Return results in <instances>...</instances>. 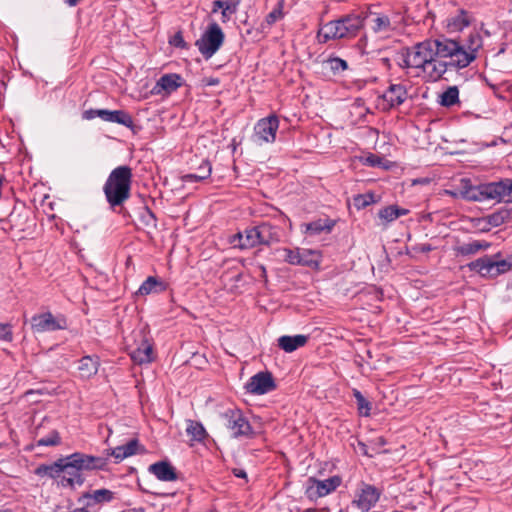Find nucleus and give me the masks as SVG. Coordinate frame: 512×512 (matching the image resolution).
<instances>
[{
  "label": "nucleus",
  "instance_id": "nucleus-53",
  "mask_svg": "<svg viewBox=\"0 0 512 512\" xmlns=\"http://www.w3.org/2000/svg\"><path fill=\"white\" fill-rule=\"evenodd\" d=\"M103 109H89V110H85L82 114V118L85 119V120H92L94 119L95 117H99L100 118V112H102Z\"/></svg>",
  "mask_w": 512,
  "mask_h": 512
},
{
  "label": "nucleus",
  "instance_id": "nucleus-62",
  "mask_svg": "<svg viewBox=\"0 0 512 512\" xmlns=\"http://www.w3.org/2000/svg\"><path fill=\"white\" fill-rule=\"evenodd\" d=\"M367 162L371 166H376L379 163V158L377 156L371 155L370 157L367 158Z\"/></svg>",
  "mask_w": 512,
  "mask_h": 512
},
{
  "label": "nucleus",
  "instance_id": "nucleus-3",
  "mask_svg": "<svg viewBox=\"0 0 512 512\" xmlns=\"http://www.w3.org/2000/svg\"><path fill=\"white\" fill-rule=\"evenodd\" d=\"M461 195L469 201L497 200L498 202H512V179L505 178L477 186L466 183L461 190Z\"/></svg>",
  "mask_w": 512,
  "mask_h": 512
},
{
  "label": "nucleus",
  "instance_id": "nucleus-19",
  "mask_svg": "<svg viewBox=\"0 0 512 512\" xmlns=\"http://www.w3.org/2000/svg\"><path fill=\"white\" fill-rule=\"evenodd\" d=\"M339 484L340 482H314L306 488L305 493L310 500L315 501L334 491Z\"/></svg>",
  "mask_w": 512,
  "mask_h": 512
},
{
  "label": "nucleus",
  "instance_id": "nucleus-36",
  "mask_svg": "<svg viewBox=\"0 0 512 512\" xmlns=\"http://www.w3.org/2000/svg\"><path fill=\"white\" fill-rule=\"evenodd\" d=\"M372 30L375 33H387L392 30L390 18L387 15H378L372 19Z\"/></svg>",
  "mask_w": 512,
  "mask_h": 512
},
{
  "label": "nucleus",
  "instance_id": "nucleus-5",
  "mask_svg": "<svg viewBox=\"0 0 512 512\" xmlns=\"http://www.w3.org/2000/svg\"><path fill=\"white\" fill-rule=\"evenodd\" d=\"M67 465V475L63 476L62 480H78L84 472L93 470H103L107 466V457L93 456L82 452H75L65 456Z\"/></svg>",
  "mask_w": 512,
  "mask_h": 512
},
{
  "label": "nucleus",
  "instance_id": "nucleus-11",
  "mask_svg": "<svg viewBox=\"0 0 512 512\" xmlns=\"http://www.w3.org/2000/svg\"><path fill=\"white\" fill-rule=\"evenodd\" d=\"M279 127V119L276 115H270L258 120L254 127L256 141L259 144L272 143L275 141L276 132Z\"/></svg>",
  "mask_w": 512,
  "mask_h": 512
},
{
  "label": "nucleus",
  "instance_id": "nucleus-48",
  "mask_svg": "<svg viewBox=\"0 0 512 512\" xmlns=\"http://www.w3.org/2000/svg\"><path fill=\"white\" fill-rule=\"evenodd\" d=\"M13 339L12 327L8 323H0V340L10 342Z\"/></svg>",
  "mask_w": 512,
  "mask_h": 512
},
{
  "label": "nucleus",
  "instance_id": "nucleus-58",
  "mask_svg": "<svg viewBox=\"0 0 512 512\" xmlns=\"http://www.w3.org/2000/svg\"><path fill=\"white\" fill-rule=\"evenodd\" d=\"M219 9H223V0H215L212 2V10L211 12L214 14V13H217L219 11Z\"/></svg>",
  "mask_w": 512,
  "mask_h": 512
},
{
  "label": "nucleus",
  "instance_id": "nucleus-35",
  "mask_svg": "<svg viewBox=\"0 0 512 512\" xmlns=\"http://www.w3.org/2000/svg\"><path fill=\"white\" fill-rule=\"evenodd\" d=\"M439 103L444 107H452L459 102V90L456 86L448 87L440 95Z\"/></svg>",
  "mask_w": 512,
  "mask_h": 512
},
{
  "label": "nucleus",
  "instance_id": "nucleus-8",
  "mask_svg": "<svg viewBox=\"0 0 512 512\" xmlns=\"http://www.w3.org/2000/svg\"><path fill=\"white\" fill-rule=\"evenodd\" d=\"M31 327L33 331L39 333L64 330L67 328V319L61 314L53 316L51 312H45L32 316Z\"/></svg>",
  "mask_w": 512,
  "mask_h": 512
},
{
  "label": "nucleus",
  "instance_id": "nucleus-22",
  "mask_svg": "<svg viewBox=\"0 0 512 512\" xmlns=\"http://www.w3.org/2000/svg\"><path fill=\"white\" fill-rule=\"evenodd\" d=\"M100 359L96 355H86L79 360L78 370L82 378L89 379L97 374Z\"/></svg>",
  "mask_w": 512,
  "mask_h": 512
},
{
  "label": "nucleus",
  "instance_id": "nucleus-28",
  "mask_svg": "<svg viewBox=\"0 0 512 512\" xmlns=\"http://www.w3.org/2000/svg\"><path fill=\"white\" fill-rule=\"evenodd\" d=\"M321 261L319 252L311 249L299 248L297 258V265L309 267L311 269H318Z\"/></svg>",
  "mask_w": 512,
  "mask_h": 512
},
{
  "label": "nucleus",
  "instance_id": "nucleus-21",
  "mask_svg": "<svg viewBox=\"0 0 512 512\" xmlns=\"http://www.w3.org/2000/svg\"><path fill=\"white\" fill-rule=\"evenodd\" d=\"M308 340V335L298 334L294 336L283 335L279 337L277 341L279 348L287 353H291L298 348L305 346Z\"/></svg>",
  "mask_w": 512,
  "mask_h": 512
},
{
  "label": "nucleus",
  "instance_id": "nucleus-46",
  "mask_svg": "<svg viewBox=\"0 0 512 512\" xmlns=\"http://www.w3.org/2000/svg\"><path fill=\"white\" fill-rule=\"evenodd\" d=\"M102 456L107 457V461L112 456L116 459V462L121 461L124 458H126L125 452H123L122 445L117 446L115 448L106 449L105 453Z\"/></svg>",
  "mask_w": 512,
  "mask_h": 512
},
{
  "label": "nucleus",
  "instance_id": "nucleus-30",
  "mask_svg": "<svg viewBox=\"0 0 512 512\" xmlns=\"http://www.w3.org/2000/svg\"><path fill=\"white\" fill-rule=\"evenodd\" d=\"M490 246L491 244L489 242L475 240L455 247V252L460 256H471L478 253L480 250L488 249Z\"/></svg>",
  "mask_w": 512,
  "mask_h": 512
},
{
  "label": "nucleus",
  "instance_id": "nucleus-40",
  "mask_svg": "<svg viewBox=\"0 0 512 512\" xmlns=\"http://www.w3.org/2000/svg\"><path fill=\"white\" fill-rule=\"evenodd\" d=\"M282 2L278 3V6L274 8L270 13L267 14L265 21L261 23V29L265 30L273 25L276 21L283 17Z\"/></svg>",
  "mask_w": 512,
  "mask_h": 512
},
{
  "label": "nucleus",
  "instance_id": "nucleus-18",
  "mask_svg": "<svg viewBox=\"0 0 512 512\" xmlns=\"http://www.w3.org/2000/svg\"><path fill=\"white\" fill-rule=\"evenodd\" d=\"M61 473L67 475V465L65 457L59 458L57 461L49 465H41L36 469V474L40 477L58 478Z\"/></svg>",
  "mask_w": 512,
  "mask_h": 512
},
{
  "label": "nucleus",
  "instance_id": "nucleus-29",
  "mask_svg": "<svg viewBox=\"0 0 512 512\" xmlns=\"http://www.w3.org/2000/svg\"><path fill=\"white\" fill-rule=\"evenodd\" d=\"M408 209L401 208L397 205H389L379 210L378 217L381 220L383 226H387L397 218L407 215Z\"/></svg>",
  "mask_w": 512,
  "mask_h": 512
},
{
  "label": "nucleus",
  "instance_id": "nucleus-6",
  "mask_svg": "<svg viewBox=\"0 0 512 512\" xmlns=\"http://www.w3.org/2000/svg\"><path fill=\"white\" fill-rule=\"evenodd\" d=\"M225 35L215 21L211 22L201 37L195 42L205 59H210L224 43Z\"/></svg>",
  "mask_w": 512,
  "mask_h": 512
},
{
  "label": "nucleus",
  "instance_id": "nucleus-24",
  "mask_svg": "<svg viewBox=\"0 0 512 512\" xmlns=\"http://www.w3.org/2000/svg\"><path fill=\"white\" fill-rule=\"evenodd\" d=\"M182 84H183V78L179 74H176V73L164 74L156 82L154 90L159 88V90L157 92H159L160 90H163L166 93L170 94V93L176 91L179 87H181Z\"/></svg>",
  "mask_w": 512,
  "mask_h": 512
},
{
  "label": "nucleus",
  "instance_id": "nucleus-55",
  "mask_svg": "<svg viewBox=\"0 0 512 512\" xmlns=\"http://www.w3.org/2000/svg\"><path fill=\"white\" fill-rule=\"evenodd\" d=\"M358 447H359V450L362 454L368 456V457H373L374 456V453L372 452L371 450V447H368V445H366L365 443L359 441L358 442Z\"/></svg>",
  "mask_w": 512,
  "mask_h": 512
},
{
  "label": "nucleus",
  "instance_id": "nucleus-51",
  "mask_svg": "<svg viewBox=\"0 0 512 512\" xmlns=\"http://www.w3.org/2000/svg\"><path fill=\"white\" fill-rule=\"evenodd\" d=\"M386 439L382 436L376 437L371 441V450L374 454L380 453V448L386 445Z\"/></svg>",
  "mask_w": 512,
  "mask_h": 512
},
{
  "label": "nucleus",
  "instance_id": "nucleus-60",
  "mask_svg": "<svg viewBox=\"0 0 512 512\" xmlns=\"http://www.w3.org/2000/svg\"><path fill=\"white\" fill-rule=\"evenodd\" d=\"M232 14H234V12H230V11H226V10L222 9V11H221L222 22L226 23L227 21H229Z\"/></svg>",
  "mask_w": 512,
  "mask_h": 512
},
{
  "label": "nucleus",
  "instance_id": "nucleus-20",
  "mask_svg": "<svg viewBox=\"0 0 512 512\" xmlns=\"http://www.w3.org/2000/svg\"><path fill=\"white\" fill-rule=\"evenodd\" d=\"M158 480H177L176 469L168 461L153 463L148 468Z\"/></svg>",
  "mask_w": 512,
  "mask_h": 512
},
{
  "label": "nucleus",
  "instance_id": "nucleus-37",
  "mask_svg": "<svg viewBox=\"0 0 512 512\" xmlns=\"http://www.w3.org/2000/svg\"><path fill=\"white\" fill-rule=\"evenodd\" d=\"M353 396L356 400L357 409L361 416H369L371 411V403L363 396L358 389L352 390Z\"/></svg>",
  "mask_w": 512,
  "mask_h": 512
},
{
  "label": "nucleus",
  "instance_id": "nucleus-39",
  "mask_svg": "<svg viewBox=\"0 0 512 512\" xmlns=\"http://www.w3.org/2000/svg\"><path fill=\"white\" fill-rule=\"evenodd\" d=\"M256 236H255V228L250 227L246 228L243 231V239L241 244H238V248L245 250V249H251L256 247Z\"/></svg>",
  "mask_w": 512,
  "mask_h": 512
},
{
  "label": "nucleus",
  "instance_id": "nucleus-54",
  "mask_svg": "<svg viewBox=\"0 0 512 512\" xmlns=\"http://www.w3.org/2000/svg\"><path fill=\"white\" fill-rule=\"evenodd\" d=\"M497 212L500 214L502 220H504L505 223L512 219V209L510 208L502 207L497 210Z\"/></svg>",
  "mask_w": 512,
  "mask_h": 512
},
{
  "label": "nucleus",
  "instance_id": "nucleus-49",
  "mask_svg": "<svg viewBox=\"0 0 512 512\" xmlns=\"http://www.w3.org/2000/svg\"><path fill=\"white\" fill-rule=\"evenodd\" d=\"M169 43L172 46L177 47V48H181V49H187L188 48V45L185 42V40L183 38V35H182V33L180 31L175 33L173 35V37H171Z\"/></svg>",
  "mask_w": 512,
  "mask_h": 512
},
{
  "label": "nucleus",
  "instance_id": "nucleus-59",
  "mask_svg": "<svg viewBox=\"0 0 512 512\" xmlns=\"http://www.w3.org/2000/svg\"><path fill=\"white\" fill-rule=\"evenodd\" d=\"M233 475L237 478H246L247 477V474H246V471L244 469H241V468H235L233 469Z\"/></svg>",
  "mask_w": 512,
  "mask_h": 512
},
{
  "label": "nucleus",
  "instance_id": "nucleus-44",
  "mask_svg": "<svg viewBox=\"0 0 512 512\" xmlns=\"http://www.w3.org/2000/svg\"><path fill=\"white\" fill-rule=\"evenodd\" d=\"M280 251L283 253V259L285 262H287L290 265H297L296 261L299 254V248H283Z\"/></svg>",
  "mask_w": 512,
  "mask_h": 512
},
{
  "label": "nucleus",
  "instance_id": "nucleus-47",
  "mask_svg": "<svg viewBox=\"0 0 512 512\" xmlns=\"http://www.w3.org/2000/svg\"><path fill=\"white\" fill-rule=\"evenodd\" d=\"M495 259H496L497 270H498V274L499 275L512 270L511 264L509 263L507 258H505V259L501 258V253L500 252L495 254Z\"/></svg>",
  "mask_w": 512,
  "mask_h": 512
},
{
  "label": "nucleus",
  "instance_id": "nucleus-31",
  "mask_svg": "<svg viewBox=\"0 0 512 512\" xmlns=\"http://www.w3.org/2000/svg\"><path fill=\"white\" fill-rule=\"evenodd\" d=\"M266 239V246L278 243L281 239L280 228L269 222H262L257 225Z\"/></svg>",
  "mask_w": 512,
  "mask_h": 512
},
{
  "label": "nucleus",
  "instance_id": "nucleus-52",
  "mask_svg": "<svg viewBox=\"0 0 512 512\" xmlns=\"http://www.w3.org/2000/svg\"><path fill=\"white\" fill-rule=\"evenodd\" d=\"M241 0H223V9L236 13Z\"/></svg>",
  "mask_w": 512,
  "mask_h": 512
},
{
  "label": "nucleus",
  "instance_id": "nucleus-15",
  "mask_svg": "<svg viewBox=\"0 0 512 512\" xmlns=\"http://www.w3.org/2000/svg\"><path fill=\"white\" fill-rule=\"evenodd\" d=\"M470 271L479 273L482 277H497V263L494 255H485L467 264Z\"/></svg>",
  "mask_w": 512,
  "mask_h": 512
},
{
  "label": "nucleus",
  "instance_id": "nucleus-10",
  "mask_svg": "<svg viewBox=\"0 0 512 512\" xmlns=\"http://www.w3.org/2000/svg\"><path fill=\"white\" fill-rule=\"evenodd\" d=\"M459 42L461 45L460 56L462 57L459 61L468 67L477 58V53L483 46V39L478 31L473 30L466 39Z\"/></svg>",
  "mask_w": 512,
  "mask_h": 512
},
{
  "label": "nucleus",
  "instance_id": "nucleus-13",
  "mask_svg": "<svg viewBox=\"0 0 512 512\" xmlns=\"http://www.w3.org/2000/svg\"><path fill=\"white\" fill-rule=\"evenodd\" d=\"M338 39L355 36L363 26L360 15L351 14L336 20Z\"/></svg>",
  "mask_w": 512,
  "mask_h": 512
},
{
  "label": "nucleus",
  "instance_id": "nucleus-7",
  "mask_svg": "<svg viewBox=\"0 0 512 512\" xmlns=\"http://www.w3.org/2000/svg\"><path fill=\"white\" fill-rule=\"evenodd\" d=\"M226 428L233 438H252L254 431L241 409L229 408L221 414Z\"/></svg>",
  "mask_w": 512,
  "mask_h": 512
},
{
  "label": "nucleus",
  "instance_id": "nucleus-61",
  "mask_svg": "<svg viewBox=\"0 0 512 512\" xmlns=\"http://www.w3.org/2000/svg\"><path fill=\"white\" fill-rule=\"evenodd\" d=\"M432 250H433V247L430 244H428V243L421 244L418 247V251L421 252V253H428V252H430Z\"/></svg>",
  "mask_w": 512,
  "mask_h": 512
},
{
  "label": "nucleus",
  "instance_id": "nucleus-1",
  "mask_svg": "<svg viewBox=\"0 0 512 512\" xmlns=\"http://www.w3.org/2000/svg\"><path fill=\"white\" fill-rule=\"evenodd\" d=\"M132 177V169L129 166H118L110 172L103 185L109 209L123 217L130 216L124 204L131 195Z\"/></svg>",
  "mask_w": 512,
  "mask_h": 512
},
{
  "label": "nucleus",
  "instance_id": "nucleus-16",
  "mask_svg": "<svg viewBox=\"0 0 512 512\" xmlns=\"http://www.w3.org/2000/svg\"><path fill=\"white\" fill-rule=\"evenodd\" d=\"M100 119L105 122L116 123L134 131L135 124L132 116L125 110H108L103 109Z\"/></svg>",
  "mask_w": 512,
  "mask_h": 512
},
{
  "label": "nucleus",
  "instance_id": "nucleus-63",
  "mask_svg": "<svg viewBox=\"0 0 512 512\" xmlns=\"http://www.w3.org/2000/svg\"><path fill=\"white\" fill-rule=\"evenodd\" d=\"M260 270H261V277L267 281V271H266V268L264 265H260L259 266Z\"/></svg>",
  "mask_w": 512,
  "mask_h": 512
},
{
  "label": "nucleus",
  "instance_id": "nucleus-2",
  "mask_svg": "<svg viewBox=\"0 0 512 512\" xmlns=\"http://www.w3.org/2000/svg\"><path fill=\"white\" fill-rule=\"evenodd\" d=\"M403 67L429 70L431 77L438 79L447 72L446 64L435 62L430 39L407 47L403 53Z\"/></svg>",
  "mask_w": 512,
  "mask_h": 512
},
{
  "label": "nucleus",
  "instance_id": "nucleus-50",
  "mask_svg": "<svg viewBox=\"0 0 512 512\" xmlns=\"http://www.w3.org/2000/svg\"><path fill=\"white\" fill-rule=\"evenodd\" d=\"M485 220L487 221V223L493 227H498V226H501L502 224H504V220H502L500 214L495 211L489 215H487L485 217Z\"/></svg>",
  "mask_w": 512,
  "mask_h": 512
},
{
  "label": "nucleus",
  "instance_id": "nucleus-26",
  "mask_svg": "<svg viewBox=\"0 0 512 512\" xmlns=\"http://www.w3.org/2000/svg\"><path fill=\"white\" fill-rule=\"evenodd\" d=\"M335 224V220L329 218H319L304 225L305 233L310 236L319 235L322 232L330 233Z\"/></svg>",
  "mask_w": 512,
  "mask_h": 512
},
{
  "label": "nucleus",
  "instance_id": "nucleus-4",
  "mask_svg": "<svg viewBox=\"0 0 512 512\" xmlns=\"http://www.w3.org/2000/svg\"><path fill=\"white\" fill-rule=\"evenodd\" d=\"M430 42L435 62L446 64L447 71L466 68L465 65H462L463 62L458 61L462 59L460 56L461 45L459 40L441 35L437 38L430 39Z\"/></svg>",
  "mask_w": 512,
  "mask_h": 512
},
{
  "label": "nucleus",
  "instance_id": "nucleus-57",
  "mask_svg": "<svg viewBox=\"0 0 512 512\" xmlns=\"http://www.w3.org/2000/svg\"><path fill=\"white\" fill-rule=\"evenodd\" d=\"M243 239V232H238L231 236L230 243L234 245V247H238V244H241Z\"/></svg>",
  "mask_w": 512,
  "mask_h": 512
},
{
  "label": "nucleus",
  "instance_id": "nucleus-56",
  "mask_svg": "<svg viewBox=\"0 0 512 512\" xmlns=\"http://www.w3.org/2000/svg\"><path fill=\"white\" fill-rule=\"evenodd\" d=\"M255 228V236L256 238V246L258 245H265L266 246V239L263 237L262 232L259 230L258 226H254Z\"/></svg>",
  "mask_w": 512,
  "mask_h": 512
},
{
  "label": "nucleus",
  "instance_id": "nucleus-23",
  "mask_svg": "<svg viewBox=\"0 0 512 512\" xmlns=\"http://www.w3.org/2000/svg\"><path fill=\"white\" fill-rule=\"evenodd\" d=\"M167 289V283L156 276H149L140 285L137 295L159 294Z\"/></svg>",
  "mask_w": 512,
  "mask_h": 512
},
{
  "label": "nucleus",
  "instance_id": "nucleus-32",
  "mask_svg": "<svg viewBox=\"0 0 512 512\" xmlns=\"http://www.w3.org/2000/svg\"><path fill=\"white\" fill-rule=\"evenodd\" d=\"M132 359L139 363H150L153 360V348L147 341L143 342L140 347L132 353Z\"/></svg>",
  "mask_w": 512,
  "mask_h": 512
},
{
  "label": "nucleus",
  "instance_id": "nucleus-17",
  "mask_svg": "<svg viewBox=\"0 0 512 512\" xmlns=\"http://www.w3.org/2000/svg\"><path fill=\"white\" fill-rule=\"evenodd\" d=\"M382 98L387 102L389 108H395L402 105L408 98L406 86L402 84H391Z\"/></svg>",
  "mask_w": 512,
  "mask_h": 512
},
{
  "label": "nucleus",
  "instance_id": "nucleus-14",
  "mask_svg": "<svg viewBox=\"0 0 512 512\" xmlns=\"http://www.w3.org/2000/svg\"><path fill=\"white\" fill-rule=\"evenodd\" d=\"M114 498V493L108 489H96L84 493L79 502L82 503L86 510L95 509L97 506L108 503Z\"/></svg>",
  "mask_w": 512,
  "mask_h": 512
},
{
  "label": "nucleus",
  "instance_id": "nucleus-41",
  "mask_svg": "<svg viewBox=\"0 0 512 512\" xmlns=\"http://www.w3.org/2000/svg\"><path fill=\"white\" fill-rule=\"evenodd\" d=\"M329 69L334 73L338 74L345 71L348 68V64L345 60L338 57H331L327 60Z\"/></svg>",
  "mask_w": 512,
  "mask_h": 512
},
{
  "label": "nucleus",
  "instance_id": "nucleus-25",
  "mask_svg": "<svg viewBox=\"0 0 512 512\" xmlns=\"http://www.w3.org/2000/svg\"><path fill=\"white\" fill-rule=\"evenodd\" d=\"M471 20L472 16L467 11L461 9L456 15L447 19V30L450 33L460 32L471 24Z\"/></svg>",
  "mask_w": 512,
  "mask_h": 512
},
{
  "label": "nucleus",
  "instance_id": "nucleus-12",
  "mask_svg": "<svg viewBox=\"0 0 512 512\" xmlns=\"http://www.w3.org/2000/svg\"><path fill=\"white\" fill-rule=\"evenodd\" d=\"M381 490L372 485H364L352 504L356 505L363 512H368L379 501Z\"/></svg>",
  "mask_w": 512,
  "mask_h": 512
},
{
  "label": "nucleus",
  "instance_id": "nucleus-33",
  "mask_svg": "<svg viewBox=\"0 0 512 512\" xmlns=\"http://www.w3.org/2000/svg\"><path fill=\"white\" fill-rule=\"evenodd\" d=\"M186 432L193 440L199 442L203 441L208 436L202 423L193 420H188Z\"/></svg>",
  "mask_w": 512,
  "mask_h": 512
},
{
  "label": "nucleus",
  "instance_id": "nucleus-27",
  "mask_svg": "<svg viewBox=\"0 0 512 512\" xmlns=\"http://www.w3.org/2000/svg\"><path fill=\"white\" fill-rule=\"evenodd\" d=\"M212 172V165L208 159H201L194 173L183 176L184 182H199L208 179Z\"/></svg>",
  "mask_w": 512,
  "mask_h": 512
},
{
  "label": "nucleus",
  "instance_id": "nucleus-64",
  "mask_svg": "<svg viewBox=\"0 0 512 512\" xmlns=\"http://www.w3.org/2000/svg\"><path fill=\"white\" fill-rule=\"evenodd\" d=\"M219 84V79L217 78H210L207 82V85L214 86Z\"/></svg>",
  "mask_w": 512,
  "mask_h": 512
},
{
  "label": "nucleus",
  "instance_id": "nucleus-34",
  "mask_svg": "<svg viewBox=\"0 0 512 512\" xmlns=\"http://www.w3.org/2000/svg\"><path fill=\"white\" fill-rule=\"evenodd\" d=\"M320 43H326L331 39H338L336 20L326 23L318 32Z\"/></svg>",
  "mask_w": 512,
  "mask_h": 512
},
{
  "label": "nucleus",
  "instance_id": "nucleus-38",
  "mask_svg": "<svg viewBox=\"0 0 512 512\" xmlns=\"http://www.w3.org/2000/svg\"><path fill=\"white\" fill-rule=\"evenodd\" d=\"M61 444V437L57 430L53 429L47 436L41 437L35 441L36 447L41 446H58Z\"/></svg>",
  "mask_w": 512,
  "mask_h": 512
},
{
  "label": "nucleus",
  "instance_id": "nucleus-9",
  "mask_svg": "<svg viewBox=\"0 0 512 512\" xmlns=\"http://www.w3.org/2000/svg\"><path fill=\"white\" fill-rule=\"evenodd\" d=\"M276 383L271 372L261 371L250 377L244 385L246 393L264 395L276 389Z\"/></svg>",
  "mask_w": 512,
  "mask_h": 512
},
{
  "label": "nucleus",
  "instance_id": "nucleus-43",
  "mask_svg": "<svg viewBox=\"0 0 512 512\" xmlns=\"http://www.w3.org/2000/svg\"><path fill=\"white\" fill-rule=\"evenodd\" d=\"M140 221L145 226L156 227L157 218L155 214L147 206H145L143 208V212L141 213Z\"/></svg>",
  "mask_w": 512,
  "mask_h": 512
},
{
  "label": "nucleus",
  "instance_id": "nucleus-45",
  "mask_svg": "<svg viewBox=\"0 0 512 512\" xmlns=\"http://www.w3.org/2000/svg\"><path fill=\"white\" fill-rule=\"evenodd\" d=\"M140 447L141 445L137 438H133L129 440L126 444L122 445L123 452H125L126 458L135 455Z\"/></svg>",
  "mask_w": 512,
  "mask_h": 512
},
{
  "label": "nucleus",
  "instance_id": "nucleus-42",
  "mask_svg": "<svg viewBox=\"0 0 512 512\" xmlns=\"http://www.w3.org/2000/svg\"><path fill=\"white\" fill-rule=\"evenodd\" d=\"M374 202V195L371 193L359 194L354 197V205L357 209H364Z\"/></svg>",
  "mask_w": 512,
  "mask_h": 512
}]
</instances>
